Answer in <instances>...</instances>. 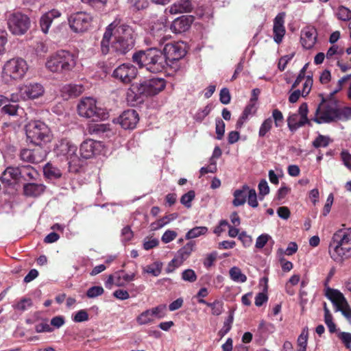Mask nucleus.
<instances>
[{"instance_id":"31","label":"nucleus","mask_w":351,"mask_h":351,"mask_svg":"<svg viewBox=\"0 0 351 351\" xmlns=\"http://www.w3.org/2000/svg\"><path fill=\"white\" fill-rule=\"evenodd\" d=\"M195 245L194 241H189L177 252L175 256L180 261V263H183L190 256Z\"/></svg>"},{"instance_id":"10","label":"nucleus","mask_w":351,"mask_h":351,"mask_svg":"<svg viewBox=\"0 0 351 351\" xmlns=\"http://www.w3.org/2000/svg\"><path fill=\"white\" fill-rule=\"evenodd\" d=\"M137 85V91H140L144 97H147L158 94L165 88L166 83L162 78H152L143 80Z\"/></svg>"},{"instance_id":"40","label":"nucleus","mask_w":351,"mask_h":351,"mask_svg":"<svg viewBox=\"0 0 351 351\" xmlns=\"http://www.w3.org/2000/svg\"><path fill=\"white\" fill-rule=\"evenodd\" d=\"M115 60L110 58L106 61H99L97 64V66L106 75L110 73L112 71L113 66H114Z\"/></svg>"},{"instance_id":"59","label":"nucleus","mask_w":351,"mask_h":351,"mask_svg":"<svg viewBox=\"0 0 351 351\" xmlns=\"http://www.w3.org/2000/svg\"><path fill=\"white\" fill-rule=\"evenodd\" d=\"M48 47L43 42H38L34 45V51L38 56H44L48 51Z\"/></svg>"},{"instance_id":"18","label":"nucleus","mask_w":351,"mask_h":351,"mask_svg":"<svg viewBox=\"0 0 351 351\" xmlns=\"http://www.w3.org/2000/svg\"><path fill=\"white\" fill-rule=\"evenodd\" d=\"M351 244V228L337 230L332 236L329 248H335L337 245H349Z\"/></svg>"},{"instance_id":"38","label":"nucleus","mask_w":351,"mask_h":351,"mask_svg":"<svg viewBox=\"0 0 351 351\" xmlns=\"http://www.w3.org/2000/svg\"><path fill=\"white\" fill-rule=\"evenodd\" d=\"M162 263L160 261H156L153 264L146 266L143 268L145 273L150 274L154 276H158L162 271Z\"/></svg>"},{"instance_id":"5","label":"nucleus","mask_w":351,"mask_h":351,"mask_svg":"<svg viewBox=\"0 0 351 351\" xmlns=\"http://www.w3.org/2000/svg\"><path fill=\"white\" fill-rule=\"evenodd\" d=\"M7 24L8 29L12 34L21 36L29 29L31 21L27 14L20 11H14L8 14Z\"/></svg>"},{"instance_id":"13","label":"nucleus","mask_w":351,"mask_h":351,"mask_svg":"<svg viewBox=\"0 0 351 351\" xmlns=\"http://www.w3.org/2000/svg\"><path fill=\"white\" fill-rule=\"evenodd\" d=\"M162 53L169 64V63H173L184 58L186 53V51L183 43H175L165 44Z\"/></svg>"},{"instance_id":"53","label":"nucleus","mask_w":351,"mask_h":351,"mask_svg":"<svg viewBox=\"0 0 351 351\" xmlns=\"http://www.w3.org/2000/svg\"><path fill=\"white\" fill-rule=\"evenodd\" d=\"M182 278L184 281L193 282L197 280V275L193 269H187L182 273Z\"/></svg>"},{"instance_id":"6","label":"nucleus","mask_w":351,"mask_h":351,"mask_svg":"<svg viewBox=\"0 0 351 351\" xmlns=\"http://www.w3.org/2000/svg\"><path fill=\"white\" fill-rule=\"evenodd\" d=\"M77 112L80 117L97 121L105 117L101 108L97 107L96 100L92 97L82 98L77 104Z\"/></svg>"},{"instance_id":"47","label":"nucleus","mask_w":351,"mask_h":351,"mask_svg":"<svg viewBox=\"0 0 351 351\" xmlns=\"http://www.w3.org/2000/svg\"><path fill=\"white\" fill-rule=\"evenodd\" d=\"M195 194L194 191H189L186 193L184 194L180 199V202L185 207L189 208L191 207V202L195 198Z\"/></svg>"},{"instance_id":"60","label":"nucleus","mask_w":351,"mask_h":351,"mask_svg":"<svg viewBox=\"0 0 351 351\" xmlns=\"http://www.w3.org/2000/svg\"><path fill=\"white\" fill-rule=\"evenodd\" d=\"M230 91L227 88H223L221 90L219 94V100L223 104H228L230 101Z\"/></svg>"},{"instance_id":"33","label":"nucleus","mask_w":351,"mask_h":351,"mask_svg":"<svg viewBox=\"0 0 351 351\" xmlns=\"http://www.w3.org/2000/svg\"><path fill=\"white\" fill-rule=\"evenodd\" d=\"M44 175L49 179H58L62 176V172L57 167L47 163L43 168Z\"/></svg>"},{"instance_id":"15","label":"nucleus","mask_w":351,"mask_h":351,"mask_svg":"<svg viewBox=\"0 0 351 351\" xmlns=\"http://www.w3.org/2000/svg\"><path fill=\"white\" fill-rule=\"evenodd\" d=\"M117 121L123 130H133L139 121L138 114L134 110H128L119 116Z\"/></svg>"},{"instance_id":"55","label":"nucleus","mask_w":351,"mask_h":351,"mask_svg":"<svg viewBox=\"0 0 351 351\" xmlns=\"http://www.w3.org/2000/svg\"><path fill=\"white\" fill-rule=\"evenodd\" d=\"M128 3L136 10H143L148 5L147 0H128Z\"/></svg>"},{"instance_id":"8","label":"nucleus","mask_w":351,"mask_h":351,"mask_svg":"<svg viewBox=\"0 0 351 351\" xmlns=\"http://www.w3.org/2000/svg\"><path fill=\"white\" fill-rule=\"evenodd\" d=\"M28 70V66L25 60L21 58H12L6 62L3 66V73L13 80H21Z\"/></svg>"},{"instance_id":"27","label":"nucleus","mask_w":351,"mask_h":351,"mask_svg":"<svg viewBox=\"0 0 351 351\" xmlns=\"http://www.w3.org/2000/svg\"><path fill=\"white\" fill-rule=\"evenodd\" d=\"M193 9V5L191 0H178L169 8L171 14L191 12Z\"/></svg>"},{"instance_id":"43","label":"nucleus","mask_w":351,"mask_h":351,"mask_svg":"<svg viewBox=\"0 0 351 351\" xmlns=\"http://www.w3.org/2000/svg\"><path fill=\"white\" fill-rule=\"evenodd\" d=\"M234 320V313L231 312L227 319L225 320L223 323V328L219 330V335L221 337H223L226 335L231 329L232 324Z\"/></svg>"},{"instance_id":"36","label":"nucleus","mask_w":351,"mask_h":351,"mask_svg":"<svg viewBox=\"0 0 351 351\" xmlns=\"http://www.w3.org/2000/svg\"><path fill=\"white\" fill-rule=\"evenodd\" d=\"M48 129L47 125L40 120H34L29 122L25 125V132H32L33 130H47Z\"/></svg>"},{"instance_id":"23","label":"nucleus","mask_w":351,"mask_h":351,"mask_svg":"<svg viewBox=\"0 0 351 351\" xmlns=\"http://www.w3.org/2000/svg\"><path fill=\"white\" fill-rule=\"evenodd\" d=\"M328 251L330 257L335 261H341L351 257V244L349 245H335V248H329Z\"/></svg>"},{"instance_id":"21","label":"nucleus","mask_w":351,"mask_h":351,"mask_svg":"<svg viewBox=\"0 0 351 351\" xmlns=\"http://www.w3.org/2000/svg\"><path fill=\"white\" fill-rule=\"evenodd\" d=\"M285 17V13L280 12L278 14V15L275 17L274 20V40L278 44L282 42V38L285 34L286 31L285 27L284 26Z\"/></svg>"},{"instance_id":"29","label":"nucleus","mask_w":351,"mask_h":351,"mask_svg":"<svg viewBox=\"0 0 351 351\" xmlns=\"http://www.w3.org/2000/svg\"><path fill=\"white\" fill-rule=\"evenodd\" d=\"M249 186L244 184L241 189H237L233 193L234 199L232 204L237 207L243 205L246 202Z\"/></svg>"},{"instance_id":"7","label":"nucleus","mask_w":351,"mask_h":351,"mask_svg":"<svg viewBox=\"0 0 351 351\" xmlns=\"http://www.w3.org/2000/svg\"><path fill=\"white\" fill-rule=\"evenodd\" d=\"M326 296L332 302L336 308V311H341L342 315L351 324V308L343 293L337 289L328 288Z\"/></svg>"},{"instance_id":"51","label":"nucleus","mask_w":351,"mask_h":351,"mask_svg":"<svg viewBox=\"0 0 351 351\" xmlns=\"http://www.w3.org/2000/svg\"><path fill=\"white\" fill-rule=\"evenodd\" d=\"M247 204L252 208H256L258 206L257 201V195L255 189H250L247 192Z\"/></svg>"},{"instance_id":"28","label":"nucleus","mask_w":351,"mask_h":351,"mask_svg":"<svg viewBox=\"0 0 351 351\" xmlns=\"http://www.w3.org/2000/svg\"><path fill=\"white\" fill-rule=\"evenodd\" d=\"M20 178L25 181H36L39 177V173L31 165L19 166Z\"/></svg>"},{"instance_id":"52","label":"nucleus","mask_w":351,"mask_h":351,"mask_svg":"<svg viewBox=\"0 0 351 351\" xmlns=\"http://www.w3.org/2000/svg\"><path fill=\"white\" fill-rule=\"evenodd\" d=\"M104 290L101 286H93L89 288L86 291V295L89 298H94L97 296L101 295Z\"/></svg>"},{"instance_id":"16","label":"nucleus","mask_w":351,"mask_h":351,"mask_svg":"<svg viewBox=\"0 0 351 351\" xmlns=\"http://www.w3.org/2000/svg\"><path fill=\"white\" fill-rule=\"evenodd\" d=\"M194 21L192 15H183L174 19L171 25V29L176 34L186 32Z\"/></svg>"},{"instance_id":"63","label":"nucleus","mask_w":351,"mask_h":351,"mask_svg":"<svg viewBox=\"0 0 351 351\" xmlns=\"http://www.w3.org/2000/svg\"><path fill=\"white\" fill-rule=\"evenodd\" d=\"M217 256V253L216 252L208 254L203 262L204 267L206 268L210 267L215 261Z\"/></svg>"},{"instance_id":"32","label":"nucleus","mask_w":351,"mask_h":351,"mask_svg":"<svg viewBox=\"0 0 351 351\" xmlns=\"http://www.w3.org/2000/svg\"><path fill=\"white\" fill-rule=\"evenodd\" d=\"M56 148L62 155L72 156L75 154L77 151V147L75 145L71 144L66 139H62Z\"/></svg>"},{"instance_id":"4","label":"nucleus","mask_w":351,"mask_h":351,"mask_svg":"<svg viewBox=\"0 0 351 351\" xmlns=\"http://www.w3.org/2000/svg\"><path fill=\"white\" fill-rule=\"evenodd\" d=\"M319 97H322V101L315 110L313 117V122L319 124L330 123L338 117L337 102L330 95L328 99L325 98L322 94H320Z\"/></svg>"},{"instance_id":"64","label":"nucleus","mask_w":351,"mask_h":351,"mask_svg":"<svg viewBox=\"0 0 351 351\" xmlns=\"http://www.w3.org/2000/svg\"><path fill=\"white\" fill-rule=\"evenodd\" d=\"M341 158L344 165L351 170V154L347 150L341 152Z\"/></svg>"},{"instance_id":"62","label":"nucleus","mask_w":351,"mask_h":351,"mask_svg":"<svg viewBox=\"0 0 351 351\" xmlns=\"http://www.w3.org/2000/svg\"><path fill=\"white\" fill-rule=\"evenodd\" d=\"M176 237H177L176 232H175L173 230H168L165 232V233L162 236L161 239L163 243H168L172 241L173 240H174L176 238Z\"/></svg>"},{"instance_id":"25","label":"nucleus","mask_w":351,"mask_h":351,"mask_svg":"<svg viewBox=\"0 0 351 351\" xmlns=\"http://www.w3.org/2000/svg\"><path fill=\"white\" fill-rule=\"evenodd\" d=\"M316 42V31L313 28H307L302 31L301 43L304 48L311 49Z\"/></svg>"},{"instance_id":"56","label":"nucleus","mask_w":351,"mask_h":351,"mask_svg":"<svg viewBox=\"0 0 351 351\" xmlns=\"http://www.w3.org/2000/svg\"><path fill=\"white\" fill-rule=\"evenodd\" d=\"M272 119L277 128L282 126L284 120L282 113L278 109H274L272 112Z\"/></svg>"},{"instance_id":"22","label":"nucleus","mask_w":351,"mask_h":351,"mask_svg":"<svg viewBox=\"0 0 351 351\" xmlns=\"http://www.w3.org/2000/svg\"><path fill=\"white\" fill-rule=\"evenodd\" d=\"M46 188L43 183L27 182L23 186V195L27 197H38L44 193Z\"/></svg>"},{"instance_id":"14","label":"nucleus","mask_w":351,"mask_h":351,"mask_svg":"<svg viewBox=\"0 0 351 351\" xmlns=\"http://www.w3.org/2000/svg\"><path fill=\"white\" fill-rule=\"evenodd\" d=\"M44 91L43 86L39 83H29L19 88V94L23 100L38 98Z\"/></svg>"},{"instance_id":"34","label":"nucleus","mask_w":351,"mask_h":351,"mask_svg":"<svg viewBox=\"0 0 351 351\" xmlns=\"http://www.w3.org/2000/svg\"><path fill=\"white\" fill-rule=\"evenodd\" d=\"M83 91V87L77 84H67L62 87V92L69 97H77Z\"/></svg>"},{"instance_id":"61","label":"nucleus","mask_w":351,"mask_h":351,"mask_svg":"<svg viewBox=\"0 0 351 351\" xmlns=\"http://www.w3.org/2000/svg\"><path fill=\"white\" fill-rule=\"evenodd\" d=\"M17 110H18V105L10 104L8 103H6L5 105L3 106L2 108V111L4 113L8 114L9 115H12V116L16 114Z\"/></svg>"},{"instance_id":"9","label":"nucleus","mask_w":351,"mask_h":351,"mask_svg":"<svg viewBox=\"0 0 351 351\" xmlns=\"http://www.w3.org/2000/svg\"><path fill=\"white\" fill-rule=\"evenodd\" d=\"M308 112V105L306 103H302L297 112L291 114L287 118V124L290 130H295L300 127L308 124L312 125L313 118L308 119L307 115Z\"/></svg>"},{"instance_id":"45","label":"nucleus","mask_w":351,"mask_h":351,"mask_svg":"<svg viewBox=\"0 0 351 351\" xmlns=\"http://www.w3.org/2000/svg\"><path fill=\"white\" fill-rule=\"evenodd\" d=\"M337 16L341 21H350L351 19V10L343 5H341L337 9Z\"/></svg>"},{"instance_id":"39","label":"nucleus","mask_w":351,"mask_h":351,"mask_svg":"<svg viewBox=\"0 0 351 351\" xmlns=\"http://www.w3.org/2000/svg\"><path fill=\"white\" fill-rule=\"evenodd\" d=\"M308 336V328H303L301 334L299 335L297 340L298 346L299 347L298 351H306L307 346Z\"/></svg>"},{"instance_id":"42","label":"nucleus","mask_w":351,"mask_h":351,"mask_svg":"<svg viewBox=\"0 0 351 351\" xmlns=\"http://www.w3.org/2000/svg\"><path fill=\"white\" fill-rule=\"evenodd\" d=\"M153 320L154 317L150 309H147L143 311L136 318V321L140 325L147 324L152 322Z\"/></svg>"},{"instance_id":"57","label":"nucleus","mask_w":351,"mask_h":351,"mask_svg":"<svg viewBox=\"0 0 351 351\" xmlns=\"http://www.w3.org/2000/svg\"><path fill=\"white\" fill-rule=\"evenodd\" d=\"M258 187L259 190V195L262 196L260 199H262L265 195L269 193V187L267 181L264 179L260 181Z\"/></svg>"},{"instance_id":"24","label":"nucleus","mask_w":351,"mask_h":351,"mask_svg":"<svg viewBox=\"0 0 351 351\" xmlns=\"http://www.w3.org/2000/svg\"><path fill=\"white\" fill-rule=\"evenodd\" d=\"M61 16V13L58 10H51L44 14L40 19V27L44 34H47L53 21Z\"/></svg>"},{"instance_id":"2","label":"nucleus","mask_w":351,"mask_h":351,"mask_svg":"<svg viewBox=\"0 0 351 351\" xmlns=\"http://www.w3.org/2000/svg\"><path fill=\"white\" fill-rule=\"evenodd\" d=\"M132 61L140 69L145 68L154 73L162 71L168 65L162 51L155 47L135 52L132 56Z\"/></svg>"},{"instance_id":"48","label":"nucleus","mask_w":351,"mask_h":351,"mask_svg":"<svg viewBox=\"0 0 351 351\" xmlns=\"http://www.w3.org/2000/svg\"><path fill=\"white\" fill-rule=\"evenodd\" d=\"M330 141L328 136L319 134L313 142V145L315 148L326 147L328 145Z\"/></svg>"},{"instance_id":"1","label":"nucleus","mask_w":351,"mask_h":351,"mask_svg":"<svg viewBox=\"0 0 351 351\" xmlns=\"http://www.w3.org/2000/svg\"><path fill=\"white\" fill-rule=\"evenodd\" d=\"M136 36L132 28L121 23L117 17L105 29L100 41L99 53L106 56L110 53L116 56L126 55L135 46Z\"/></svg>"},{"instance_id":"41","label":"nucleus","mask_w":351,"mask_h":351,"mask_svg":"<svg viewBox=\"0 0 351 351\" xmlns=\"http://www.w3.org/2000/svg\"><path fill=\"white\" fill-rule=\"evenodd\" d=\"M20 158L22 160L31 163H38L39 160L36 158L34 152L29 149L21 150Z\"/></svg>"},{"instance_id":"19","label":"nucleus","mask_w":351,"mask_h":351,"mask_svg":"<svg viewBox=\"0 0 351 351\" xmlns=\"http://www.w3.org/2000/svg\"><path fill=\"white\" fill-rule=\"evenodd\" d=\"M26 141L34 146L43 147L50 143L53 136L52 133H25Z\"/></svg>"},{"instance_id":"44","label":"nucleus","mask_w":351,"mask_h":351,"mask_svg":"<svg viewBox=\"0 0 351 351\" xmlns=\"http://www.w3.org/2000/svg\"><path fill=\"white\" fill-rule=\"evenodd\" d=\"M83 3L87 4L97 11H101L108 0H81Z\"/></svg>"},{"instance_id":"11","label":"nucleus","mask_w":351,"mask_h":351,"mask_svg":"<svg viewBox=\"0 0 351 351\" xmlns=\"http://www.w3.org/2000/svg\"><path fill=\"white\" fill-rule=\"evenodd\" d=\"M137 69L131 63H123L117 66L112 73V77L123 84H129L136 78Z\"/></svg>"},{"instance_id":"46","label":"nucleus","mask_w":351,"mask_h":351,"mask_svg":"<svg viewBox=\"0 0 351 351\" xmlns=\"http://www.w3.org/2000/svg\"><path fill=\"white\" fill-rule=\"evenodd\" d=\"M32 306V302L30 298H22L19 302L13 305V308L16 310L24 311L27 308Z\"/></svg>"},{"instance_id":"58","label":"nucleus","mask_w":351,"mask_h":351,"mask_svg":"<svg viewBox=\"0 0 351 351\" xmlns=\"http://www.w3.org/2000/svg\"><path fill=\"white\" fill-rule=\"evenodd\" d=\"M294 53L289 54L282 56L278 62V67L280 71H283L288 62L293 58Z\"/></svg>"},{"instance_id":"50","label":"nucleus","mask_w":351,"mask_h":351,"mask_svg":"<svg viewBox=\"0 0 351 351\" xmlns=\"http://www.w3.org/2000/svg\"><path fill=\"white\" fill-rule=\"evenodd\" d=\"M166 308L167 306L165 304H160L154 308H151L150 311H152L154 318H163L166 315Z\"/></svg>"},{"instance_id":"37","label":"nucleus","mask_w":351,"mask_h":351,"mask_svg":"<svg viewBox=\"0 0 351 351\" xmlns=\"http://www.w3.org/2000/svg\"><path fill=\"white\" fill-rule=\"evenodd\" d=\"M208 232V228L206 226H196L187 232L186 239H192L201 235H204Z\"/></svg>"},{"instance_id":"35","label":"nucleus","mask_w":351,"mask_h":351,"mask_svg":"<svg viewBox=\"0 0 351 351\" xmlns=\"http://www.w3.org/2000/svg\"><path fill=\"white\" fill-rule=\"evenodd\" d=\"M230 278L237 282H245L247 280V276L242 273L241 269L238 267H233L229 271Z\"/></svg>"},{"instance_id":"20","label":"nucleus","mask_w":351,"mask_h":351,"mask_svg":"<svg viewBox=\"0 0 351 351\" xmlns=\"http://www.w3.org/2000/svg\"><path fill=\"white\" fill-rule=\"evenodd\" d=\"M166 25L162 22H156L152 26L150 34L154 37L155 42L160 46L170 38V36L166 35Z\"/></svg>"},{"instance_id":"30","label":"nucleus","mask_w":351,"mask_h":351,"mask_svg":"<svg viewBox=\"0 0 351 351\" xmlns=\"http://www.w3.org/2000/svg\"><path fill=\"white\" fill-rule=\"evenodd\" d=\"M19 166L17 167H8L3 172L0 180L3 183L10 184L11 180H18L20 178Z\"/></svg>"},{"instance_id":"26","label":"nucleus","mask_w":351,"mask_h":351,"mask_svg":"<svg viewBox=\"0 0 351 351\" xmlns=\"http://www.w3.org/2000/svg\"><path fill=\"white\" fill-rule=\"evenodd\" d=\"M137 84H133L130 88H129L126 93V100L132 106H134L138 104H141L144 100V97L140 91L138 90Z\"/></svg>"},{"instance_id":"54","label":"nucleus","mask_w":351,"mask_h":351,"mask_svg":"<svg viewBox=\"0 0 351 351\" xmlns=\"http://www.w3.org/2000/svg\"><path fill=\"white\" fill-rule=\"evenodd\" d=\"M337 337L344 344L346 348L350 349L351 348V333L346 332H339L337 334Z\"/></svg>"},{"instance_id":"12","label":"nucleus","mask_w":351,"mask_h":351,"mask_svg":"<svg viewBox=\"0 0 351 351\" xmlns=\"http://www.w3.org/2000/svg\"><path fill=\"white\" fill-rule=\"evenodd\" d=\"M69 24L75 32H84L90 25L92 17L84 12H78L71 14L69 17Z\"/></svg>"},{"instance_id":"17","label":"nucleus","mask_w":351,"mask_h":351,"mask_svg":"<svg viewBox=\"0 0 351 351\" xmlns=\"http://www.w3.org/2000/svg\"><path fill=\"white\" fill-rule=\"evenodd\" d=\"M101 142L88 139L84 141L80 145V154L84 158L88 159L100 151Z\"/></svg>"},{"instance_id":"3","label":"nucleus","mask_w":351,"mask_h":351,"mask_svg":"<svg viewBox=\"0 0 351 351\" xmlns=\"http://www.w3.org/2000/svg\"><path fill=\"white\" fill-rule=\"evenodd\" d=\"M45 65L51 72L66 73L72 71L75 66L76 58L69 51L60 50L50 56Z\"/></svg>"},{"instance_id":"49","label":"nucleus","mask_w":351,"mask_h":351,"mask_svg":"<svg viewBox=\"0 0 351 351\" xmlns=\"http://www.w3.org/2000/svg\"><path fill=\"white\" fill-rule=\"evenodd\" d=\"M212 106L210 104L206 105L203 109L199 110L195 114L194 119L196 121L201 122L211 111Z\"/></svg>"}]
</instances>
